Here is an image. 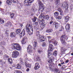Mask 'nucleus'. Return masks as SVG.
<instances>
[{
    "label": "nucleus",
    "instance_id": "1",
    "mask_svg": "<svg viewBox=\"0 0 73 73\" xmlns=\"http://www.w3.org/2000/svg\"><path fill=\"white\" fill-rule=\"evenodd\" d=\"M61 6L62 8L64 9L65 8L66 9L64 11L65 13L68 12V7H69V6L67 2H64L63 4H62Z\"/></svg>",
    "mask_w": 73,
    "mask_h": 73
},
{
    "label": "nucleus",
    "instance_id": "2",
    "mask_svg": "<svg viewBox=\"0 0 73 73\" xmlns=\"http://www.w3.org/2000/svg\"><path fill=\"white\" fill-rule=\"evenodd\" d=\"M68 39V38L66 37V35L65 34H63L60 37V40L62 42V44L63 45H65L66 44V42L65 41V40Z\"/></svg>",
    "mask_w": 73,
    "mask_h": 73
},
{
    "label": "nucleus",
    "instance_id": "3",
    "mask_svg": "<svg viewBox=\"0 0 73 73\" xmlns=\"http://www.w3.org/2000/svg\"><path fill=\"white\" fill-rule=\"evenodd\" d=\"M11 48L13 49H17L18 50H21V46L19 44L15 43L14 45L11 44Z\"/></svg>",
    "mask_w": 73,
    "mask_h": 73
},
{
    "label": "nucleus",
    "instance_id": "4",
    "mask_svg": "<svg viewBox=\"0 0 73 73\" xmlns=\"http://www.w3.org/2000/svg\"><path fill=\"white\" fill-rule=\"evenodd\" d=\"M39 16L41 19H46L47 20H48L49 19V18H50V17H49L48 15H44L43 14H41Z\"/></svg>",
    "mask_w": 73,
    "mask_h": 73
},
{
    "label": "nucleus",
    "instance_id": "5",
    "mask_svg": "<svg viewBox=\"0 0 73 73\" xmlns=\"http://www.w3.org/2000/svg\"><path fill=\"white\" fill-rule=\"evenodd\" d=\"M19 56V53L18 51H15L13 52L12 57L13 58H17Z\"/></svg>",
    "mask_w": 73,
    "mask_h": 73
},
{
    "label": "nucleus",
    "instance_id": "6",
    "mask_svg": "<svg viewBox=\"0 0 73 73\" xmlns=\"http://www.w3.org/2000/svg\"><path fill=\"white\" fill-rule=\"evenodd\" d=\"M12 1H13L14 3H18V0H7L6 3H7L8 5H11L12 4Z\"/></svg>",
    "mask_w": 73,
    "mask_h": 73
},
{
    "label": "nucleus",
    "instance_id": "7",
    "mask_svg": "<svg viewBox=\"0 0 73 73\" xmlns=\"http://www.w3.org/2000/svg\"><path fill=\"white\" fill-rule=\"evenodd\" d=\"M66 50V49L64 47H60V52L62 54H65Z\"/></svg>",
    "mask_w": 73,
    "mask_h": 73
},
{
    "label": "nucleus",
    "instance_id": "8",
    "mask_svg": "<svg viewBox=\"0 0 73 73\" xmlns=\"http://www.w3.org/2000/svg\"><path fill=\"white\" fill-rule=\"evenodd\" d=\"M25 35V30L24 29H23L19 34L20 37L21 38L23 36H24Z\"/></svg>",
    "mask_w": 73,
    "mask_h": 73
},
{
    "label": "nucleus",
    "instance_id": "9",
    "mask_svg": "<svg viewBox=\"0 0 73 73\" xmlns=\"http://www.w3.org/2000/svg\"><path fill=\"white\" fill-rule=\"evenodd\" d=\"M31 26L30 25V24L26 25V32H27L28 33L29 31H30V30H29V29H31Z\"/></svg>",
    "mask_w": 73,
    "mask_h": 73
},
{
    "label": "nucleus",
    "instance_id": "10",
    "mask_svg": "<svg viewBox=\"0 0 73 73\" xmlns=\"http://www.w3.org/2000/svg\"><path fill=\"white\" fill-rule=\"evenodd\" d=\"M53 46L52 44H50L49 46L48 52H52L53 50Z\"/></svg>",
    "mask_w": 73,
    "mask_h": 73
},
{
    "label": "nucleus",
    "instance_id": "11",
    "mask_svg": "<svg viewBox=\"0 0 73 73\" xmlns=\"http://www.w3.org/2000/svg\"><path fill=\"white\" fill-rule=\"evenodd\" d=\"M40 65L37 62L35 64V66L34 67V69L35 70H37L40 68Z\"/></svg>",
    "mask_w": 73,
    "mask_h": 73
},
{
    "label": "nucleus",
    "instance_id": "12",
    "mask_svg": "<svg viewBox=\"0 0 73 73\" xmlns=\"http://www.w3.org/2000/svg\"><path fill=\"white\" fill-rule=\"evenodd\" d=\"M38 0V4H39V7H40V8L41 7H45V6H44V5L43 4V3H42L41 1H40V0Z\"/></svg>",
    "mask_w": 73,
    "mask_h": 73
},
{
    "label": "nucleus",
    "instance_id": "13",
    "mask_svg": "<svg viewBox=\"0 0 73 73\" xmlns=\"http://www.w3.org/2000/svg\"><path fill=\"white\" fill-rule=\"evenodd\" d=\"M70 24L67 23L65 26V28L66 31L68 30L67 31L69 32V30H70Z\"/></svg>",
    "mask_w": 73,
    "mask_h": 73
},
{
    "label": "nucleus",
    "instance_id": "14",
    "mask_svg": "<svg viewBox=\"0 0 73 73\" xmlns=\"http://www.w3.org/2000/svg\"><path fill=\"white\" fill-rule=\"evenodd\" d=\"M24 4H26L27 6H29L31 5V3H29V0H25L24 1Z\"/></svg>",
    "mask_w": 73,
    "mask_h": 73
},
{
    "label": "nucleus",
    "instance_id": "15",
    "mask_svg": "<svg viewBox=\"0 0 73 73\" xmlns=\"http://www.w3.org/2000/svg\"><path fill=\"white\" fill-rule=\"evenodd\" d=\"M54 59V57H52L50 58L48 60V62H49V64H51L53 62V60Z\"/></svg>",
    "mask_w": 73,
    "mask_h": 73
},
{
    "label": "nucleus",
    "instance_id": "16",
    "mask_svg": "<svg viewBox=\"0 0 73 73\" xmlns=\"http://www.w3.org/2000/svg\"><path fill=\"white\" fill-rule=\"evenodd\" d=\"M64 18L65 20V21L67 22L69 21V20L70 18V17L68 16H66V17H64Z\"/></svg>",
    "mask_w": 73,
    "mask_h": 73
},
{
    "label": "nucleus",
    "instance_id": "17",
    "mask_svg": "<svg viewBox=\"0 0 73 73\" xmlns=\"http://www.w3.org/2000/svg\"><path fill=\"white\" fill-rule=\"evenodd\" d=\"M46 32L48 33H52L53 32V29H48L45 31Z\"/></svg>",
    "mask_w": 73,
    "mask_h": 73
},
{
    "label": "nucleus",
    "instance_id": "18",
    "mask_svg": "<svg viewBox=\"0 0 73 73\" xmlns=\"http://www.w3.org/2000/svg\"><path fill=\"white\" fill-rule=\"evenodd\" d=\"M25 65L26 67L29 68H31V64H27V62H25Z\"/></svg>",
    "mask_w": 73,
    "mask_h": 73
},
{
    "label": "nucleus",
    "instance_id": "19",
    "mask_svg": "<svg viewBox=\"0 0 73 73\" xmlns=\"http://www.w3.org/2000/svg\"><path fill=\"white\" fill-rule=\"evenodd\" d=\"M34 42L35 43L34 44L33 46V49H34V50H35V49H36V48L37 47L38 44L37 42Z\"/></svg>",
    "mask_w": 73,
    "mask_h": 73
},
{
    "label": "nucleus",
    "instance_id": "20",
    "mask_svg": "<svg viewBox=\"0 0 73 73\" xmlns=\"http://www.w3.org/2000/svg\"><path fill=\"white\" fill-rule=\"evenodd\" d=\"M48 58H51V57H53V54L52 52H48Z\"/></svg>",
    "mask_w": 73,
    "mask_h": 73
},
{
    "label": "nucleus",
    "instance_id": "21",
    "mask_svg": "<svg viewBox=\"0 0 73 73\" xmlns=\"http://www.w3.org/2000/svg\"><path fill=\"white\" fill-rule=\"evenodd\" d=\"M44 7H39V10H38V12H43L44 11Z\"/></svg>",
    "mask_w": 73,
    "mask_h": 73
},
{
    "label": "nucleus",
    "instance_id": "22",
    "mask_svg": "<svg viewBox=\"0 0 73 73\" xmlns=\"http://www.w3.org/2000/svg\"><path fill=\"white\" fill-rule=\"evenodd\" d=\"M21 29H17V30H16V33L17 35H19V33L21 32Z\"/></svg>",
    "mask_w": 73,
    "mask_h": 73
},
{
    "label": "nucleus",
    "instance_id": "23",
    "mask_svg": "<svg viewBox=\"0 0 73 73\" xmlns=\"http://www.w3.org/2000/svg\"><path fill=\"white\" fill-rule=\"evenodd\" d=\"M51 41L52 42H53V44H54L55 46L57 45V42L54 39H52L51 40Z\"/></svg>",
    "mask_w": 73,
    "mask_h": 73
},
{
    "label": "nucleus",
    "instance_id": "24",
    "mask_svg": "<svg viewBox=\"0 0 73 73\" xmlns=\"http://www.w3.org/2000/svg\"><path fill=\"white\" fill-rule=\"evenodd\" d=\"M46 26V24L44 23H42L40 25V28L42 29L43 28H45V27Z\"/></svg>",
    "mask_w": 73,
    "mask_h": 73
},
{
    "label": "nucleus",
    "instance_id": "25",
    "mask_svg": "<svg viewBox=\"0 0 73 73\" xmlns=\"http://www.w3.org/2000/svg\"><path fill=\"white\" fill-rule=\"evenodd\" d=\"M15 33L11 32L10 33V37L11 38H13V37H15Z\"/></svg>",
    "mask_w": 73,
    "mask_h": 73
},
{
    "label": "nucleus",
    "instance_id": "26",
    "mask_svg": "<svg viewBox=\"0 0 73 73\" xmlns=\"http://www.w3.org/2000/svg\"><path fill=\"white\" fill-rule=\"evenodd\" d=\"M32 20L33 21V22H34V23H35L36 21L37 20H38V19H37L36 17H34V18H33L32 19Z\"/></svg>",
    "mask_w": 73,
    "mask_h": 73
},
{
    "label": "nucleus",
    "instance_id": "27",
    "mask_svg": "<svg viewBox=\"0 0 73 73\" xmlns=\"http://www.w3.org/2000/svg\"><path fill=\"white\" fill-rule=\"evenodd\" d=\"M31 10L32 11V12H35V11H37V9H36L35 7L33 6L32 7Z\"/></svg>",
    "mask_w": 73,
    "mask_h": 73
},
{
    "label": "nucleus",
    "instance_id": "28",
    "mask_svg": "<svg viewBox=\"0 0 73 73\" xmlns=\"http://www.w3.org/2000/svg\"><path fill=\"white\" fill-rule=\"evenodd\" d=\"M36 36L37 37H39V38H41V35L40 34V32L38 31H37L36 32Z\"/></svg>",
    "mask_w": 73,
    "mask_h": 73
},
{
    "label": "nucleus",
    "instance_id": "29",
    "mask_svg": "<svg viewBox=\"0 0 73 73\" xmlns=\"http://www.w3.org/2000/svg\"><path fill=\"white\" fill-rule=\"evenodd\" d=\"M21 65L19 64H17L16 65V68L17 69H21Z\"/></svg>",
    "mask_w": 73,
    "mask_h": 73
},
{
    "label": "nucleus",
    "instance_id": "30",
    "mask_svg": "<svg viewBox=\"0 0 73 73\" xmlns=\"http://www.w3.org/2000/svg\"><path fill=\"white\" fill-rule=\"evenodd\" d=\"M8 60L9 64H11L12 63V59L11 58H8Z\"/></svg>",
    "mask_w": 73,
    "mask_h": 73
},
{
    "label": "nucleus",
    "instance_id": "31",
    "mask_svg": "<svg viewBox=\"0 0 73 73\" xmlns=\"http://www.w3.org/2000/svg\"><path fill=\"white\" fill-rule=\"evenodd\" d=\"M55 3L57 5H59L60 4V0H55Z\"/></svg>",
    "mask_w": 73,
    "mask_h": 73
},
{
    "label": "nucleus",
    "instance_id": "32",
    "mask_svg": "<svg viewBox=\"0 0 73 73\" xmlns=\"http://www.w3.org/2000/svg\"><path fill=\"white\" fill-rule=\"evenodd\" d=\"M31 31H30L28 33V34H29V35H32L33 33V28H32V27H31Z\"/></svg>",
    "mask_w": 73,
    "mask_h": 73
},
{
    "label": "nucleus",
    "instance_id": "33",
    "mask_svg": "<svg viewBox=\"0 0 73 73\" xmlns=\"http://www.w3.org/2000/svg\"><path fill=\"white\" fill-rule=\"evenodd\" d=\"M14 73H22V72L19 70H15L14 71Z\"/></svg>",
    "mask_w": 73,
    "mask_h": 73
},
{
    "label": "nucleus",
    "instance_id": "34",
    "mask_svg": "<svg viewBox=\"0 0 73 73\" xmlns=\"http://www.w3.org/2000/svg\"><path fill=\"white\" fill-rule=\"evenodd\" d=\"M58 14H59V13L57 11L56 12L54 13L55 16H58Z\"/></svg>",
    "mask_w": 73,
    "mask_h": 73
},
{
    "label": "nucleus",
    "instance_id": "35",
    "mask_svg": "<svg viewBox=\"0 0 73 73\" xmlns=\"http://www.w3.org/2000/svg\"><path fill=\"white\" fill-rule=\"evenodd\" d=\"M4 20L1 19L0 18V24H3L4 23Z\"/></svg>",
    "mask_w": 73,
    "mask_h": 73
},
{
    "label": "nucleus",
    "instance_id": "36",
    "mask_svg": "<svg viewBox=\"0 0 73 73\" xmlns=\"http://www.w3.org/2000/svg\"><path fill=\"white\" fill-rule=\"evenodd\" d=\"M54 72H56V73H57V72H58L59 71V69L57 68H56L54 69Z\"/></svg>",
    "mask_w": 73,
    "mask_h": 73
},
{
    "label": "nucleus",
    "instance_id": "37",
    "mask_svg": "<svg viewBox=\"0 0 73 73\" xmlns=\"http://www.w3.org/2000/svg\"><path fill=\"white\" fill-rule=\"evenodd\" d=\"M36 59L37 61H40V62L41 61V59H40V58L39 57H36Z\"/></svg>",
    "mask_w": 73,
    "mask_h": 73
},
{
    "label": "nucleus",
    "instance_id": "38",
    "mask_svg": "<svg viewBox=\"0 0 73 73\" xmlns=\"http://www.w3.org/2000/svg\"><path fill=\"white\" fill-rule=\"evenodd\" d=\"M46 43L45 42H43L42 43V46H43V47H44L45 46H46Z\"/></svg>",
    "mask_w": 73,
    "mask_h": 73
},
{
    "label": "nucleus",
    "instance_id": "39",
    "mask_svg": "<svg viewBox=\"0 0 73 73\" xmlns=\"http://www.w3.org/2000/svg\"><path fill=\"white\" fill-rule=\"evenodd\" d=\"M57 51H55V52H54L53 53V55L54 56H57Z\"/></svg>",
    "mask_w": 73,
    "mask_h": 73
},
{
    "label": "nucleus",
    "instance_id": "40",
    "mask_svg": "<svg viewBox=\"0 0 73 73\" xmlns=\"http://www.w3.org/2000/svg\"><path fill=\"white\" fill-rule=\"evenodd\" d=\"M32 49V46L31 45H29L28 46V47L27 48V49Z\"/></svg>",
    "mask_w": 73,
    "mask_h": 73
},
{
    "label": "nucleus",
    "instance_id": "41",
    "mask_svg": "<svg viewBox=\"0 0 73 73\" xmlns=\"http://www.w3.org/2000/svg\"><path fill=\"white\" fill-rule=\"evenodd\" d=\"M27 51L28 52V53H32V50L31 49L28 50V49H27Z\"/></svg>",
    "mask_w": 73,
    "mask_h": 73
},
{
    "label": "nucleus",
    "instance_id": "42",
    "mask_svg": "<svg viewBox=\"0 0 73 73\" xmlns=\"http://www.w3.org/2000/svg\"><path fill=\"white\" fill-rule=\"evenodd\" d=\"M36 21V22H35V23L34 25H37L38 24V22L39 21V20L38 19V20H37Z\"/></svg>",
    "mask_w": 73,
    "mask_h": 73
},
{
    "label": "nucleus",
    "instance_id": "43",
    "mask_svg": "<svg viewBox=\"0 0 73 73\" xmlns=\"http://www.w3.org/2000/svg\"><path fill=\"white\" fill-rule=\"evenodd\" d=\"M21 43L22 45H24L25 44H26V42L24 40H22L21 41Z\"/></svg>",
    "mask_w": 73,
    "mask_h": 73
},
{
    "label": "nucleus",
    "instance_id": "44",
    "mask_svg": "<svg viewBox=\"0 0 73 73\" xmlns=\"http://www.w3.org/2000/svg\"><path fill=\"white\" fill-rule=\"evenodd\" d=\"M17 6L18 7V8H20V7H21V5L20 3H18L17 4Z\"/></svg>",
    "mask_w": 73,
    "mask_h": 73
},
{
    "label": "nucleus",
    "instance_id": "45",
    "mask_svg": "<svg viewBox=\"0 0 73 73\" xmlns=\"http://www.w3.org/2000/svg\"><path fill=\"white\" fill-rule=\"evenodd\" d=\"M14 14L13 13L10 15V16L11 17V19H13V16H14Z\"/></svg>",
    "mask_w": 73,
    "mask_h": 73
},
{
    "label": "nucleus",
    "instance_id": "46",
    "mask_svg": "<svg viewBox=\"0 0 73 73\" xmlns=\"http://www.w3.org/2000/svg\"><path fill=\"white\" fill-rule=\"evenodd\" d=\"M38 53H39L40 54V53H41L42 52V50L38 49Z\"/></svg>",
    "mask_w": 73,
    "mask_h": 73
},
{
    "label": "nucleus",
    "instance_id": "47",
    "mask_svg": "<svg viewBox=\"0 0 73 73\" xmlns=\"http://www.w3.org/2000/svg\"><path fill=\"white\" fill-rule=\"evenodd\" d=\"M55 27L57 29L58 28V23H55Z\"/></svg>",
    "mask_w": 73,
    "mask_h": 73
},
{
    "label": "nucleus",
    "instance_id": "48",
    "mask_svg": "<svg viewBox=\"0 0 73 73\" xmlns=\"http://www.w3.org/2000/svg\"><path fill=\"white\" fill-rule=\"evenodd\" d=\"M1 45H5V42L4 41H2L1 42Z\"/></svg>",
    "mask_w": 73,
    "mask_h": 73
},
{
    "label": "nucleus",
    "instance_id": "49",
    "mask_svg": "<svg viewBox=\"0 0 73 73\" xmlns=\"http://www.w3.org/2000/svg\"><path fill=\"white\" fill-rule=\"evenodd\" d=\"M56 19H58V20H60V19H61V17L59 16L56 18Z\"/></svg>",
    "mask_w": 73,
    "mask_h": 73
},
{
    "label": "nucleus",
    "instance_id": "50",
    "mask_svg": "<svg viewBox=\"0 0 73 73\" xmlns=\"http://www.w3.org/2000/svg\"><path fill=\"white\" fill-rule=\"evenodd\" d=\"M29 3H30V4H31L32 3H33L34 1V0H29Z\"/></svg>",
    "mask_w": 73,
    "mask_h": 73
},
{
    "label": "nucleus",
    "instance_id": "51",
    "mask_svg": "<svg viewBox=\"0 0 73 73\" xmlns=\"http://www.w3.org/2000/svg\"><path fill=\"white\" fill-rule=\"evenodd\" d=\"M61 69H65V65H63L61 68Z\"/></svg>",
    "mask_w": 73,
    "mask_h": 73
},
{
    "label": "nucleus",
    "instance_id": "52",
    "mask_svg": "<svg viewBox=\"0 0 73 73\" xmlns=\"http://www.w3.org/2000/svg\"><path fill=\"white\" fill-rule=\"evenodd\" d=\"M27 38V37L26 36H25L23 38V39L22 40L23 41H25L26 39Z\"/></svg>",
    "mask_w": 73,
    "mask_h": 73
},
{
    "label": "nucleus",
    "instance_id": "53",
    "mask_svg": "<svg viewBox=\"0 0 73 73\" xmlns=\"http://www.w3.org/2000/svg\"><path fill=\"white\" fill-rule=\"evenodd\" d=\"M7 24L8 25H10V26H11L12 24V23H11L9 22H7Z\"/></svg>",
    "mask_w": 73,
    "mask_h": 73
},
{
    "label": "nucleus",
    "instance_id": "54",
    "mask_svg": "<svg viewBox=\"0 0 73 73\" xmlns=\"http://www.w3.org/2000/svg\"><path fill=\"white\" fill-rule=\"evenodd\" d=\"M60 62H62L61 63V64L62 65H63V64H65V63H64V62H63V60H60Z\"/></svg>",
    "mask_w": 73,
    "mask_h": 73
},
{
    "label": "nucleus",
    "instance_id": "55",
    "mask_svg": "<svg viewBox=\"0 0 73 73\" xmlns=\"http://www.w3.org/2000/svg\"><path fill=\"white\" fill-rule=\"evenodd\" d=\"M5 57H6L7 58H9V56H8V55L6 54H5Z\"/></svg>",
    "mask_w": 73,
    "mask_h": 73
},
{
    "label": "nucleus",
    "instance_id": "56",
    "mask_svg": "<svg viewBox=\"0 0 73 73\" xmlns=\"http://www.w3.org/2000/svg\"><path fill=\"white\" fill-rule=\"evenodd\" d=\"M54 24V23H53V21H51L50 22V24Z\"/></svg>",
    "mask_w": 73,
    "mask_h": 73
},
{
    "label": "nucleus",
    "instance_id": "57",
    "mask_svg": "<svg viewBox=\"0 0 73 73\" xmlns=\"http://www.w3.org/2000/svg\"><path fill=\"white\" fill-rule=\"evenodd\" d=\"M44 37L43 36H40V38H41V41H42V40H43V39L44 38Z\"/></svg>",
    "mask_w": 73,
    "mask_h": 73
},
{
    "label": "nucleus",
    "instance_id": "58",
    "mask_svg": "<svg viewBox=\"0 0 73 73\" xmlns=\"http://www.w3.org/2000/svg\"><path fill=\"white\" fill-rule=\"evenodd\" d=\"M50 66H51L50 65L49 66V68H50V70H52L53 69H52V67H50Z\"/></svg>",
    "mask_w": 73,
    "mask_h": 73
},
{
    "label": "nucleus",
    "instance_id": "59",
    "mask_svg": "<svg viewBox=\"0 0 73 73\" xmlns=\"http://www.w3.org/2000/svg\"><path fill=\"white\" fill-rule=\"evenodd\" d=\"M62 11L61 9H60V8H58V11H59V12H61Z\"/></svg>",
    "mask_w": 73,
    "mask_h": 73
},
{
    "label": "nucleus",
    "instance_id": "60",
    "mask_svg": "<svg viewBox=\"0 0 73 73\" xmlns=\"http://www.w3.org/2000/svg\"><path fill=\"white\" fill-rule=\"evenodd\" d=\"M70 7L71 9H72V8H73V5L72 4H71L70 5Z\"/></svg>",
    "mask_w": 73,
    "mask_h": 73
},
{
    "label": "nucleus",
    "instance_id": "61",
    "mask_svg": "<svg viewBox=\"0 0 73 73\" xmlns=\"http://www.w3.org/2000/svg\"><path fill=\"white\" fill-rule=\"evenodd\" d=\"M69 60H67L65 61L66 63H68V62H69Z\"/></svg>",
    "mask_w": 73,
    "mask_h": 73
},
{
    "label": "nucleus",
    "instance_id": "62",
    "mask_svg": "<svg viewBox=\"0 0 73 73\" xmlns=\"http://www.w3.org/2000/svg\"><path fill=\"white\" fill-rule=\"evenodd\" d=\"M45 38H44L43 39V40H41V41H45Z\"/></svg>",
    "mask_w": 73,
    "mask_h": 73
},
{
    "label": "nucleus",
    "instance_id": "63",
    "mask_svg": "<svg viewBox=\"0 0 73 73\" xmlns=\"http://www.w3.org/2000/svg\"><path fill=\"white\" fill-rule=\"evenodd\" d=\"M29 70H30L29 68H28L26 70V71H27V72H29Z\"/></svg>",
    "mask_w": 73,
    "mask_h": 73
},
{
    "label": "nucleus",
    "instance_id": "64",
    "mask_svg": "<svg viewBox=\"0 0 73 73\" xmlns=\"http://www.w3.org/2000/svg\"><path fill=\"white\" fill-rule=\"evenodd\" d=\"M60 14H62L63 13V11L62 10L60 12Z\"/></svg>",
    "mask_w": 73,
    "mask_h": 73
}]
</instances>
